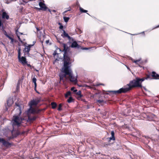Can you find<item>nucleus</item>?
<instances>
[{
    "label": "nucleus",
    "mask_w": 159,
    "mask_h": 159,
    "mask_svg": "<svg viewBox=\"0 0 159 159\" xmlns=\"http://www.w3.org/2000/svg\"><path fill=\"white\" fill-rule=\"evenodd\" d=\"M16 35L17 36L18 39L21 42V43L22 42V33H21L20 32H18L17 31L16 33Z\"/></svg>",
    "instance_id": "obj_11"
},
{
    "label": "nucleus",
    "mask_w": 159,
    "mask_h": 159,
    "mask_svg": "<svg viewBox=\"0 0 159 159\" xmlns=\"http://www.w3.org/2000/svg\"><path fill=\"white\" fill-rule=\"evenodd\" d=\"M6 36L11 40V43H12L14 41V39L11 36H9L7 34H5Z\"/></svg>",
    "instance_id": "obj_21"
},
{
    "label": "nucleus",
    "mask_w": 159,
    "mask_h": 159,
    "mask_svg": "<svg viewBox=\"0 0 159 159\" xmlns=\"http://www.w3.org/2000/svg\"><path fill=\"white\" fill-rule=\"evenodd\" d=\"M159 27V25H158L157 27H155L154 28H156Z\"/></svg>",
    "instance_id": "obj_39"
},
{
    "label": "nucleus",
    "mask_w": 159,
    "mask_h": 159,
    "mask_svg": "<svg viewBox=\"0 0 159 159\" xmlns=\"http://www.w3.org/2000/svg\"><path fill=\"white\" fill-rule=\"evenodd\" d=\"M13 103V100L12 98H9L7 100V104L8 107H10Z\"/></svg>",
    "instance_id": "obj_12"
},
{
    "label": "nucleus",
    "mask_w": 159,
    "mask_h": 159,
    "mask_svg": "<svg viewBox=\"0 0 159 159\" xmlns=\"http://www.w3.org/2000/svg\"><path fill=\"white\" fill-rule=\"evenodd\" d=\"M62 107V105L61 104H60L59 105V107H58V111H61V107Z\"/></svg>",
    "instance_id": "obj_26"
},
{
    "label": "nucleus",
    "mask_w": 159,
    "mask_h": 159,
    "mask_svg": "<svg viewBox=\"0 0 159 159\" xmlns=\"http://www.w3.org/2000/svg\"><path fill=\"white\" fill-rule=\"evenodd\" d=\"M23 1L26 2H27V1H26V0H23Z\"/></svg>",
    "instance_id": "obj_38"
},
{
    "label": "nucleus",
    "mask_w": 159,
    "mask_h": 159,
    "mask_svg": "<svg viewBox=\"0 0 159 159\" xmlns=\"http://www.w3.org/2000/svg\"><path fill=\"white\" fill-rule=\"evenodd\" d=\"M39 38H40V39H41V36H39Z\"/></svg>",
    "instance_id": "obj_43"
},
{
    "label": "nucleus",
    "mask_w": 159,
    "mask_h": 159,
    "mask_svg": "<svg viewBox=\"0 0 159 159\" xmlns=\"http://www.w3.org/2000/svg\"><path fill=\"white\" fill-rule=\"evenodd\" d=\"M136 65L139 66L141 67L140 65L143 64V61L141 60V58L134 61V62Z\"/></svg>",
    "instance_id": "obj_6"
},
{
    "label": "nucleus",
    "mask_w": 159,
    "mask_h": 159,
    "mask_svg": "<svg viewBox=\"0 0 159 159\" xmlns=\"http://www.w3.org/2000/svg\"><path fill=\"white\" fill-rule=\"evenodd\" d=\"M99 85H103V86L104 85V84H96V86H99Z\"/></svg>",
    "instance_id": "obj_31"
},
{
    "label": "nucleus",
    "mask_w": 159,
    "mask_h": 159,
    "mask_svg": "<svg viewBox=\"0 0 159 159\" xmlns=\"http://www.w3.org/2000/svg\"><path fill=\"white\" fill-rule=\"evenodd\" d=\"M39 5L41 7L40 8H38L39 10L41 9L44 11L46 10L47 9V7L45 6V4L44 3L41 2H40L39 3Z\"/></svg>",
    "instance_id": "obj_8"
},
{
    "label": "nucleus",
    "mask_w": 159,
    "mask_h": 159,
    "mask_svg": "<svg viewBox=\"0 0 159 159\" xmlns=\"http://www.w3.org/2000/svg\"><path fill=\"white\" fill-rule=\"evenodd\" d=\"M64 20L66 22H67L70 19V18L68 17H63Z\"/></svg>",
    "instance_id": "obj_22"
},
{
    "label": "nucleus",
    "mask_w": 159,
    "mask_h": 159,
    "mask_svg": "<svg viewBox=\"0 0 159 159\" xmlns=\"http://www.w3.org/2000/svg\"><path fill=\"white\" fill-rule=\"evenodd\" d=\"M137 34H133V35H137Z\"/></svg>",
    "instance_id": "obj_47"
},
{
    "label": "nucleus",
    "mask_w": 159,
    "mask_h": 159,
    "mask_svg": "<svg viewBox=\"0 0 159 159\" xmlns=\"http://www.w3.org/2000/svg\"><path fill=\"white\" fill-rule=\"evenodd\" d=\"M0 143H2L4 146H8L10 144L9 143L6 141L2 138H0Z\"/></svg>",
    "instance_id": "obj_10"
},
{
    "label": "nucleus",
    "mask_w": 159,
    "mask_h": 159,
    "mask_svg": "<svg viewBox=\"0 0 159 159\" xmlns=\"http://www.w3.org/2000/svg\"><path fill=\"white\" fill-rule=\"evenodd\" d=\"M57 60H58L57 59H56L55 61V62H56Z\"/></svg>",
    "instance_id": "obj_41"
},
{
    "label": "nucleus",
    "mask_w": 159,
    "mask_h": 159,
    "mask_svg": "<svg viewBox=\"0 0 159 159\" xmlns=\"http://www.w3.org/2000/svg\"><path fill=\"white\" fill-rule=\"evenodd\" d=\"M36 29H37V31H38L39 30V29L38 28H37Z\"/></svg>",
    "instance_id": "obj_42"
},
{
    "label": "nucleus",
    "mask_w": 159,
    "mask_h": 159,
    "mask_svg": "<svg viewBox=\"0 0 159 159\" xmlns=\"http://www.w3.org/2000/svg\"><path fill=\"white\" fill-rule=\"evenodd\" d=\"M75 87H72L71 88V90L72 91H73L74 92H75L77 91V90L75 89Z\"/></svg>",
    "instance_id": "obj_28"
},
{
    "label": "nucleus",
    "mask_w": 159,
    "mask_h": 159,
    "mask_svg": "<svg viewBox=\"0 0 159 159\" xmlns=\"http://www.w3.org/2000/svg\"><path fill=\"white\" fill-rule=\"evenodd\" d=\"M78 46L77 43L75 41H73L71 45V47L72 48H75L77 47Z\"/></svg>",
    "instance_id": "obj_14"
},
{
    "label": "nucleus",
    "mask_w": 159,
    "mask_h": 159,
    "mask_svg": "<svg viewBox=\"0 0 159 159\" xmlns=\"http://www.w3.org/2000/svg\"><path fill=\"white\" fill-rule=\"evenodd\" d=\"M127 68L128 69H129V68L128 67H127Z\"/></svg>",
    "instance_id": "obj_49"
},
{
    "label": "nucleus",
    "mask_w": 159,
    "mask_h": 159,
    "mask_svg": "<svg viewBox=\"0 0 159 159\" xmlns=\"http://www.w3.org/2000/svg\"><path fill=\"white\" fill-rule=\"evenodd\" d=\"M30 113H31L30 112H29L28 114H27L26 113V112H25L24 113V115H25V116H26L28 117V120H29L33 121V120H35L36 119V117L35 116H33L32 117H30ZM32 113L33 114V113Z\"/></svg>",
    "instance_id": "obj_7"
},
{
    "label": "nucleus",
    "mask_w": 159,
    "mask_h": 159,
    "mask_svg": "<svg viewBox=\"0 0 159 159\" xmlns=\"http://www.w3.org/2000/svg\"><path fill=\"white\" fill-rule=\"evenodd\" d=\"M32 81H33V83H34V86H35V89L36 88V86H37V84H36V78L35 77L33 78L32 79Z\"/></svg>",
    "instance_id": "obj_19"
},
{
    "label": "nucleus",
    "mask_w": 159,
    "mask_h": 159,
    "mask_svg": "<svg viewBox=\"0 0 159 159\" xmlns=\"http://www.w3.org/2000/svg\"><path fill=\"white\" fill-rule=\"evenodd\" d=\"M72 99L71 97H70L68 100L67 101L68 102L70 103L72 101Z\"/></svg>",
    "instance_id": "obj_29"
},
{
    "label": "nucleus",
    "mask_w": 159,
    "mask_h": 159,
    "mask_svg": "<svg viewBox=\"0 0 159 159\" xmlns=\"http://www.w3.org/2000/svg\"><path fill=\"white\" fill-rule=\"evenodd\" d=\"M80 10L82 12L86 13L87 12V11L84 10L81 7L80 8Z\"/></svg>",
    "instance_id": "obj_23"
},
{
    "label": "nucleus",
    "mask_w": 159,
    "mask_h": 159,
    "mask_svg": "<svg viewBox=\"0 0 159 159\" xmlns=\"http://www.w3.org/2000/svg\"><path fill=\"white\" fill-rule=\"evenodd\" d=\"M81 91H79L76 93L77 95L78 96V98L79 99L82 96V95H81Z\"/></svg>",
    "instance_id": "obj_18"
},
{
    "label": "nucleus",
    "mask_w": 159,
    "mask_h": 159,
    "mask_svg": "<svg viewBox=\"0 0 159 159\" xmlns=\"http://www.w3.org/2000/svg\"><path fill=\"white\" fill-rule=\"evenodd\" d=\"M52 106V108L53 109L55 108L57 106V104L56 103L52 102L51 103Z\"/></svg>",
    "instance_id": "obj_20"
},
{
    "label": "nucleus",
    "mask_w": 159,
    "mask_h": 159,
    "mask_svg": "<svg viewBox=\"0 0 159 159\" xmlns=\"http://www.w3.org/2000/svg\"><path fill=\"white\" fill-rule=\"evenodd\" d=\"M29 104L30 106V108L27 111H26V113L27 114H28V113L29 112L33 113H39L40 111L32 107V106L36 105L37 104L36 103V102L34 100L31 101Z\"/></svg>",
    "instance_id": "obj_4"
},
{
    "label": "nucleus",
    "mask_w": 159,
    "mask_h": 159,
    "mask_svg": "<svg viewBox=\"0 0 159 159\" xmlns=\"http://www.w3.org/2000/svg\"><path fill=\"white\" fill-rule=\"evenodd\" d=\"M141 84L137 78L136 80H134L132 81L129 84H128L124 87L120 89L119 90L117 91H108L109 93H112L113 94H116L117 93H125L130 90L133 87H141Z\"/></svg>",
    "instance_id": "obj_3"
},
{
    "label": "nucleus",
    "mask_w": 159,
    "mask_h": 159,
    "mask_svg": "<svg viewBox=\"0 0 159 159\" xmlns=\"http://www.w3.org/2000/svg\"><path fill=\"white\" fill-rule=\"evenodd\" d=\"M34 90L36 91V88L35 89V87H34Z\"/></svg>",
    "instance_id": "obj_46"
},
{
    "label": "nucleus",
    "mask_w": 159,
    "mask_h": 159,
    "mask_svg": "<svg viewBox=\"0 0 159 159\" xmlns=\"http://www.w3.org/2000/svg\"><path fill=\"white\" fill-rule=\"evenodd\" d=\"M16 106L15 110H17L18 113H17L14 116H13V119L12 121V126L13 129L15 127H18L19 126L21 123L23 122V121L25 120V118H21L20 117L21 113V108L23 107L22 105H19L17 103H16Z\"/></svg>",
    "instance_id": "obj_2"
},
{
    "label": "nucleus",
    "mask_w": 159,
    "mask_h": 159,
    "mask_svg": "<svg viewBox=\"0 0 159 159\" xmlns=\"http://www.w3.org/2000/svg\"><path fill=\"white\" fill-rule=\"evenodd\" d=\"M36 102V103L38 104V103H39L40 101V99L39 98H37L36 99L34 100Z\"/></svg>",
    "instance_id": "obj_30"
},
{
    "label": "nucleus",
    "mask_w": 159,
    "mask_h": 159,
    "mask_svg": "<svg viewBox=\"0 0 159 159\" xmlns=\"http://www.w3.org/2000/svg\"><path fill=\"white\" fill-rule=\"evenodd\" d=\"M71 93L70 91L68 92L65 94V97L67 98L70 95Z\"/></svg>",
    "instance_id": "obj_24"
},
{
    "label": "nucleus",
    "mask_w": 159,
    "mask_h": 159,
    "mask_svg": "<svg viewBox=\"0 0 159 159\" xmlns=\"http://www.w3.org/2000/svg\"><path fill=\"white\" fill-rule=\"evenodd\" d=\"M111 137L110 138V140H115V138L114 137V131H111Z\"/></svg>",
    "instance_id": "obj_16"
},
{
    "label": "nucleus",
    "mask_w": 159,
    "mask_h": 159,
    "mask_svg": "<svg viewBox=\"0 0 159 159\" xmlns=\"http://www.w3.org/2000/svg\"><path fill=\"white\" fill-rule=\"evenodd\" d=\"M137 78L138 79L139 81L140 82V81H143L145 80V79H147V78H142V79H139V78Z\"/></svg>",
    "instance_id": "obj_25"
},
{
    "label": "nucleus",
    "mask_w": 159,
    "mask_h": 159,
    "mask_svg": "<svg viewBox=\"0 0 159 159\" xmlns=\"http://www.w3.org/2000/svg\"><path fill=\"white\" fill-rule=\"evenodd\" d=\"M142 33H144V32H142Z\"/></svg>",
    "instance_id": "obj_48"
},
{
    "label": "nucleus",
    "mask_w": 159,
    "mask_h": 159,
    "mask_svg": "<svg viewBox=\"0 0 159 159\" xmlns=\"http://www.w3.org/2000/svg\"><path fill=\"white\" fill-rule=\"evenodd\" d=\"M6 109L7 110H8V108L7 106H6Z\"/></svg>",
    "instance_id": "obj_40"
},
{
    "label": "nucleus",
    "mask_w": 159,
    "mask_h": 159,
    "mask_svg": "<svg viewBox=\"0 0 159 159\" xmlns=\"http://www.w3.org/2000/svg\"><path fill=\"white\" fill-rule=\"evenodd\" d=\"M49 43V40H47L46 41V43L47 44H48Z\"/></svg>",
    "instance_id": "obj_34"
},
{
    "label": "nucleus",
    "mask_w": 159,
    "mask_h": 159,
    "mask_svg": "<svg viewBox=\"0 0 159 159\" xmlns=\"http://www.w3.org/2000/svg\"><path fill=\"white\" fill-rule=\"evenodd\" d=\"M56 54H57V53H56V52H54V53L53 54V55H54V56H55V55H56Z\"/></svg>",
    "instance_id": "obj_37"
},
{
    "label": "nucleus",
    "mask_w": 159,
    "mask_h": 159,
    "mask_svg": "<svg viewBox=\"0 0 159 159\" xmlns=\"http://www.w3.org/2000/svg\"><path fill=\"white\" fill-rule=\"evenodd\" d=\"M84 49H87L88 48H85Z\"/></svg>",
    "instance_id": "obj_45"
},
{
    "label": "nucleus",
    "mask_w": 159,
    "mask_h": 159,
    "mask_svg": "<svg viewBox=\"0 0 159 159\" xmlns=\"http://www.w3.org/2000/svg\"><path fill=\"white\" fill-rule=\"evenodd\" d=\"M18 58L19 61L21 62L24 65L27 63L26 59L25 57H21L20 56V57H18Z\"/></svg>",
    "instance_id": "obj_5"
},
{
    "label": "nucleus",
    "mask_w": 159,
    "mask_h": 159,
    "mask_svg": "<svg viewBox=\"0 0 159 159\" xmlns=\"http://www.w3.org/2000/svg\"><path fill=\"white\" fill-rule=\"evenodd\" d=\"M32 45H29L28 46H25L24 51L26 52L29 53L30 50V48L32 46Z\"/></svg>",
    "instance_id": "obj_13"
},
{
    "label": "nucleus",
    "mask_w": 159,
    "mask_h": 159,
    "mask_svg": "<svg viewBox=\"0 0 159 159\" xmlns=\"http://www.w3.org/2000/svg\"><path fill=\"white\" fill-rule=\"evenodd\" d=\"M63 25H61L60 26L59 28L60 29H62L63 28Z\"/></svg>",
    "instance_id": "obj_35"
},
{
    "label": "nucleus",
    "mask_w": 159,
    "mask_h": 159,
    "mask_svg": "<svg viewBox=\"0 0 159 159\" xmlns=\"http://www.w3.org/2000/svg\"><path fill=\"white\" fill-rule=\"evenodd\" d=\"M63 33L61 34V36L63 37H67L70 41L71 40L73 41V39L70 37L67 33H66L64 30H63Z\"/></svg>",
    "instance_id": "obj_9"
},
{
    "label": "nucleus",
    "mask_w": 159,
    "mask_h": 159,
    "mask_svg": "<svg viewBox=\"0 0 159 159\" xmlns=\"http://www.w3.org/2000/svg\"><path fill=\"white\" fill-rule=\"evenodd\" d=\"M102 102V101L101 100H97V102L99 103H101Z\"/></svg>",
    "instance_id": "obj_32"
},
{
    "label": "nucleus",
    "mask_w": 159,
    "mask_h": 159,
    "mask_svg": "<svg viewBox=\"0 0 159 159\" xmlns=\"http://www.w3.org/2000/svg\"><path fill=\"white\" fill-rule=\"evenodd\" d=\"M63 47L64 50V53L63 54L64 64L59 75L60 81L64 83L65 80L64 78H65L66 80H69L71 82L75 84L77 82V77L73 74L72 71L70 68V65L71 62L70 57L66 55V45L64 44Z\"/></svg>",
    "instance_id": "obj_1"
},
{
    "label": "nucleus",
    "mask_w": 159,
    "mask_h": 159,
    "mask_svg": "<svg viewBox=\"0 0 159 159\" xmlns=\"http://www.w3.org/2000/svg\"><path fill=\"white\" fill-rule=\"evenodd\" d=\"M44 37H45V36H44V35H43V38H44Z\"/></svg>",
    "instance_id": "obj_44"
},
{
    "label": "nucleus",
    "mask_w": 159,
    "mask_h": 159,
    "mask_svg": "<svg viewBox=\"0 0 159 159\" xmlns=\"http://www.w3.org/2000/svg\"><path fill=\"white\" fill-rule=\"evenodd\" d=\"M18 57H20V49H19L18 51Z\"/></svg>",
    "instance_id": "obj_27"
},
{
    "label": "nucleus",
    "mask_w": 159,
    "mask_h": 159,
    "mask_svg": "<svg viewBox=\"0 0 159 159\" xmlns=\"http://www.w3.org/2000/svg\"><path fill=\"white\" fill-rule=\"evenodd\" d=\"M130 59L133 62H134V61H135V60H134V59H133L132 58L130 57Z\"/></svg>",
    "instance_id": "obj_33"
},
{
    "label": "nucleus",
    "mask_w": 159,
    "mask_h": 159,
    "mask_svg": "<svg viewBox=\"0 0 159 159\" xmlns=\"http://www.w3.org/2000/svg\"><path fill=\"white\" fill-rule=\"evenodd\" d=\"M70 11V9H69V10H67V11H64V12H63V13L64 14V13H66L67 11Z\"/></svg>",
    "instance_id": "obj_36"
},
{
    "label": "nucleus",
    "mask_w": 159,
    "mask_h": 159,
    "mask_svg": "<svg viewBox=\"0 0 159 159\" xmlns=\"http://www.w3.org/2000/svg\"><path fill=\"white\" fill-rule=\"evenodd\" d=\"M152 76L154 78H157L159 77V75L157 74L155 72L153 71L152 72Z\"/></svg>",
    "instance_id": "obj_17"
},
{
    "label": "nucleus",
    "mask_w": 159,
    "mask_h": 159,
    "mask_svg": "<svg viewBox=\"0 0 159 159\" xmlns=\"http://www.w3.org/2000/svg\"><path fill=\"white\" fill-rule=\"evenodd\" d=\"M2 17L3 18H6L7 20H8L9 18L8 15L5 12H3L2 13Z\"/></svg>",
    "instance_id": "obj_15"
}]
</instances>
